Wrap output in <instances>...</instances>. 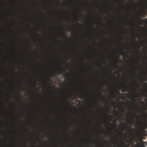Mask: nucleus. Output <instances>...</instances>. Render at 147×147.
Here are the masks:
<instances>
[{
    "label": "nucleus",
    "instance_id": "obj_1",
    "mask_svg": "<svg viewBox=\"0 0 147 147\" xmlns=\"http://www.w3.org/2000/svg\"><path fill=\"white\" fill-rule=\"evenodd\" d=\"M53 75H55V6L53 7Z\"/></svg>",
    "mask_w": 147,
    "mask_h": 147
},
{
    "label": "nucleus",
    "instance_id": "obj_2",
    "mask_svg": "<svg viewBox=\"0 0 147 147\" xmlns=\"http://www.w3.org/2000/svg\"><path fill=\"white\" fill-rule=\"evenodd\" d=\"M53 147H55V86H53Z\"/></svg>",
    "mask_w": 147,
    "mask_h": 147
},
{
    "label": "nucleus",
    "instance_id": "obj_3",
    "mask_svg": "<svg viewBox=\"0 0 147 147\" xmlns=\"http://www.w3.org/2000/svg\"><path fill=\"white\" fill-rule=\"evenodd\" d=\"M55 4V0H53V4L54 5V4Z\"/></svg>",
    "mask_w": 147,
    "mask_h": 147
},
{
    "label": "nucleus",
    "instance_id": "obj_4",
    "mask_svg": "<svg viewBox=\"0 0 147 147\" xmlns=\"http://www.w3.org/2000/svg\"><path fill=\"white\" fill-rule=\"evenodd\" d=\"M44 147H48V145H45Z\"/></svg>",
    "mask_w": 147,
    "mask_h": 147
},
{
    "label": "nucleus",
    "instance_id": "obj_5",
    "mask_svg": "<svg viewBox=\"0 0 147 147\" xmlns=\"http://www.w3.org/2000/svg\"><path fill=\"white\" fill-rule=\"evenodd\" d=\"M45 142H47V143L48 142L46 140H45Z\"/></svg>",
    "mask_w": 147,
    "mask_h": 147
},
{
    "label": "nucleus",
    "instance_id": "obj_6",
    "mask_svg": "<svg viewBox=\"0 0 147 147\" xmlns=\"http://www.w3.org/2000/svg\"><path fill=\"white\" fill-rule=\"evenodd\" d=\"M39 141L40 142H41V143H42V142H41L40 141V140H39Z\"/></svg>",
    "mask_w": 147,
    "mask_h": 147
}]
</instances>
